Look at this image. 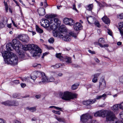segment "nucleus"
I'll list each match as a JSON object with an SVG mask.
<instances>
[{
  "label": "nucleus",
  "instance_id": "59",
  "mask_svg": "<svg viewBox=\"0 0 123 123\" xmlns=\"http://www.w3.org/2000/svg\"><path fill=\"white\" fill-rule=\"evenodd\" d=\"M48 54V53H43V55L42 56V58H43L44 56L46 55H47Z\"/></svg>",
  "mask_w": 123,
  "mask_h": 123
},
{
  "label": "nucleus",
  "instance_id": "14",
  "mask_svg": "<svg viewBox=\"0 0 123 123\" xmlns=\"http://www.w3.org/2000/svg\"><path fill=\"white\" fill-rule=\"evenodd\" d=\"M63 29H62V31L60 32L57 31H55V29H53L54 30L53 32V35L55 37H58L61 38V37H62V36H63Z\"/></svg>",
  "mask_w": 123,
  "mask_h": 123
},
{
  "label": "nucleus",
  "instance_id": "64",
  "mask_svg": "<svg viewBox=\"0 0 123 123\" xmlns=\"http://www.w3.org/2000/svg\"><path fill=\"white\" fill-rule=\"evenodd\" d=\"M117 45H121L122 42H118L117 43Z\"/></svg>",
  "mask_w": 123,
  "mask_h": 123
},
{
  "label": "nucleus",
  "instance_id": "25",
  "mask_svg": "<svg viewBox=\"0 0 123 123\" xmlns=\"http://www.w3.org/2000/svg\"><path fill=\"white\" fill-rule=\"evenodd\" d=\"M2 104L5 105L11 106L13 104H12V101H7L3 102L2 103Z\"/></svg>",
  "mask_w": 123,
  "mask_h": 123
},
{
  "label": "nucleus",
  "instance_id": "7",
  "mask_svg": "<svg viewBox=\"0 0 123 123\" xmlns=\"http://www.w3.org/2000/svg\"><path fill=\"white\" fill-rule=\"evenodd\" d=\"M116 119L113 112L110 111L107 112L106 117V120L110 121H113Z\"/></svg>",
  "mask_w": 123,
  "mask_h": 123
},
{
  "label": "nucleus",
  "instance_id": "33",
  "mask_svg": "<svg viewBox=\"0 0 123 123\" xmlns=\"http://www.w3.org/2000/svg\"><path fill=\"white\" fill-rule=\"evenodd\" d=\"M93 7V5L92 4L89 5L86 7L87 10L90 11L92 10Z\"/></svg>",
  "mask_w": 123,
  "mask_h": 123
},
{
  "label": "nucleus",
  "instance_id": "50",
  "mask_svg": "<svg viewBox=\"0 0 123 123\" xmlns=\"http://www.w3.org/2000/svg\"><path fill=\"white\" fill-rule=\"evenodd\" d=\"M108 34L111 36L112 35V32L111 31L110 29H108V31H107Z\"/></svg>",
  "mask_w": 123,
  "mask_h": 123
},
{
  "label": "nucleus",
  "instance_id": "23",
  "mask_svg": "<svg viewBox=\"0 0 123 123\" xmlns=\"http://www.w3.org/2000/svg\"><path fill=\"white\" fill-rule=\"evenodd\" d=\"M87 19L89 23H93L95 21V18L92 17H87Z\"/></svg>",
  "mask_w": 123,
  "mask_h": 123
},
{
  "label": "nucleus",
  "instance_id": "44",
  "mask_svg": "<svg viewBox=\"0 0 123 123\" xmlns=\"http://www.w3.org/2000/svg\"><path fill=\"white\" fill-rule=\"evenodd\" d=\"M34 67H36L37 68H41V66L40 64H35L33 65Z\"/></svg>",
  "mask_w": 123,
  "mask_h": 123
},
{
  "label": "nucleus",
  "instance_id": "24",
  "mask_svg": "<svg viewBox=\"0 0 123 123\" xmlns=\"http://www.w3.org/2000/svg\"><path fill=\"white\" fill-rule=\"evenodd\" d=\"M102 19L106 24H109L110 23V20L106 16H105L102 18Z\"/></svg>",
  "mask_w": 123,
  "mask_h": 123
},
{
  "label": "nucleus",
  "instance_id": "20",
  "mask_svg": "<svg viewBox=\"0 0 123 123\" xmlns=\"http://www.w3.org/2000/svg\"><path fill=\"white\" fill-rule=\"evenodd\" d=\"M38 12L40 16H43L45 14V10L43 8H39L38 10Z\"/></svg>",
  "mask_w": 123,
  "mask_h": 123
},
{
  "label": "nucleus",
  "instance_id": "5",
  "mask_svg": "<svg viewBox=\"0 0 123 123\" xmlns=\"http://www.w3.org/2000/svg\"><path fill=\"white\" fill-rule=\"evenodd\" d=\"M77 95L68 91L64 92L61 94V98L63 100H69L71 99L76 98Z\"/></svg>",
  "mask_w": 123,
  "mask_h": 123
},
{
  "label": "nucleus",
  "instance_id": "9",
  "mask_svg": "<svg viewBox=\"0 0 123 123\" xmlns=\"http://www.w3.org/2000/svg\"><path fill=\"white\" fill-rule=\"evenodd\" d=\"M92 117L90 115L87 113L82 115L80 117V120L83 123H86L89 119L92 118Z\"/></svg>",
  "mask_w": 123,
  "mask_h": 123
},
{
  "label": "nucleus",
  "instance_id": "53",
  "mask_svg": "<svg viewBox=\"0 0 123 123\" xmlns=\"http://www.w3.org/2000/svg\"><path fill=\"white\" fill-rule=\"evenodd\" d=\"M73 9L74 10H75L76 12H78V10L76 8L74 4L73 5Z\"/></svg>",
  "mask_w": 123,
  "mask_h": 123
},
{
  "label": "nucleus",
  "instance_id": "22",
  "mask_svg": "<svg viewBox=\"0 0 123 123\" xmlns=\"http://www.w3.org/2000/svg\"><path fill=\"white\" fill-rule=\"evenodd\" d=\"M121 120H118L116 121L114 123H123V111L121 112L119 114Z\"/></svg>",
  "mask_w": 123,
  "mask_h": 123
},
{
  "label": "nucleus",
  "instance_id": "16",
  "mask_svg": "<svg viewBox=\"0 0 123 123\" xmlns=\"http://www.w3.org/2000/svg\"><path fill=\"white\" fill-rule=\"evenodd\" d=\"M38 74H41L42 77V82L43 83L48 82V79L47 78L45 74L43 72H38Z\"/></svg>",
  "mask_w": 123,
  "mask_h": 123
},
{
  "label": "nucleus",
  "instance_id": "45",
  "mask_svg": "<svg viewBox=\"0 0 123 123\" xmlns=\"http://www.w3.org/2000/svg\"><path fill=\"white\" fill-rule=\"evenodd\" d=\"M119 80L121 82L123 83V75L119 77Z\"/></svg>",
  "mask_w": 123,
  "mask_h": 123
},
{
  "label": "nucleus",
  "instance_id": "13",
  "mask_svg": "<svg viewBox=\"0 0 123 123\" xmlns=\"http://www.w3.org/2000/svg\"><path fill=\"white\" fill-rule=\"evenodd\" d=\"M122 103L119 104L115 105L111 107L112 110L114 112L118 111L119 109L123 110L122 106Z\"/></svg>",
  "mask_w": 123,
  "mask_h": 123
},
{
  "label": "nucleus",
  "instance_id": "29",
  "mask_svg": "<svg viewBox=\"0 0 123 123\" xmlns=\"http://www.w3.org/2000/svg\"><path fill=\"white\" fill-rule=\"evenodd\" d=\"M56 56L57 58H59L61 61H63L64 60V57L61 55V54L60 53L56 54Z\"/></svg>",
  "mask_w": 123,
  "mask_h": 123
},
{
  "label": "nucleus",
  "instance_id": "46",
  "mask_svg": "<svg viewBox=\"0 0 123 123\" xmlns=\"http://www.w3.org/2000/svg\"><path fill=\"white\" fill-rule=\"evenodd\" d=\"M118 17L120 19H123V13L119 14Z\"/></svg>",
  "mask_w": 123,
  "mask_h": 123
},
{
  "label": "nucleus",
  "instance_id": "52",
  "mask_svg": "<svg viewBox=\"0 0 123 123\" xmlns=\"http://www.w3.org/2000/svg\"><path fill=\"white\" fill-rule=\"evenodd\" d=\"M11 20H12V22L13 25L15 26V27H17V25H16V24H15V23L13 21V20H12V18H11Z\"/></svg>",
  "mask_w": 123,
  "mask_h": 123
},
{
  "label": "nucleus",
  "instance_id": "19",
  "mask_svg": "<svg viewBox=\"0 0 123 123\" xmlns=\"http://www.w3.org/2000/svg\"><path fill=\"white\" fill-rule=\"evenodd\" d=\"M98 44L100 47H108V46L107 44H105L103 45H102L101 43H105V41L104 38H100L98 41Z\"/></svg>",
  "mask_w": 123,
  "mask_h": 123
},
{
  "label": "nucleus",
  "instance_id": "21",
  "mask_svg": "<svg viewBox=\"0 0 123 123\" xmlns=\"http://www.w3.org/2000/svg\"><path fill=\"white\" fill-rule=\"evenodd\" d=\"M36 76H35L34 77L32 76L31 77V78L29 77H25L23 79H22V80L23 81H25L27 82H29L30 81V79H32L33 80H34L36 79Z\"/></svg>",
  "mask_w": 123,
  "mask_h": 123
},
{
  "label": "nucleus",
  "instance_id": "41",
  "mask_svg": "<svg viewBox=\"0 0 123 123\" xmlns=\"http://www.w3.org/2000/svg\"><path fill=\"white\" fill-rule=\"evenodd\" d=\"M48 41L50 43H52L54 41V39L53 37H51L49 39Z\"/></svg>",
  "mask_w": 123,
  "mask_h": 123
},
{
  "label": "nucleus",
  "instance_id": "32",
  "mask_svg": "<svg viewBox=\"0 0 123 123\" xmlns=\"http://www.w3.org/2000/svg\"><path fill=\"white\" fill-rule=\"evenodd\" d=\"M36 29L37 31L40 33H42L43 32V30L39 28V27L37 25H36Z\"/></svg>",
  "mask_w": 123,
  "mask_h": 123
},
{
  "label": "nucleus",
  "instance_id": "54",
  "mask_svg": "<svg viewBox=\"0 0 123 123\" xmlns=\"http://www.w3.org/2000/svg\"><path fill=\"white\" fill-rule=\"evenodd\" d=\"M28 31L32 33V36H33L35 35L36 33V32H35L33 31H29V30Z\"/></svg>",
  "mask_w": 123,
  "mask_h": 123
},
{
  "label": "nucleus",
  "instance_id": "1",
  "mask_svg": "<svg viewBox=\"0 0 123 123\" xmlns=\"http://www.w3.org/2000/svg\"><path fill=\"white\" fill-rule=\"evenodd\" d=\"M4 51L2 46L0 49V52L4 58L5 62L7 64L13 65L17 64L18 58L17 55L13 53L10 52V51Z\"/></svg>",
  "mask_w": 123,
  "mask_h": 123
},
{
  "label": "nucleus",
  "instance_id": "34",
  "mask_svg": "<svg viewBox=\"0 0 123 123\" xmlns=\"http://www.w3.org/2000/svg\"><path fill=\"white\" fill-rule=\"evenodd\" d=\"M62 65L60 63L56 64L54 65H52L51 67H53L55 68H58L59 67H61Z\"/></svg>",
  "mask_w": 123,
  "mask_h": 123
},
{
  "label": "nucleus",
  "instance_id": "51",
  "mask_svg": "<svg viewBox=\"0 0 123 123\" xmlns=\"http://www.w3.org/2000/svg\"><path fill=\"white\" fill-rule=\"evenodd\" d=\"M88 51L89 53L92 54H95V52L94 51H92L91 50H88Z\"/></svg>",
  "mask_w": 123,
  "mask_h": 123
},
{
  "label": "nucleus",
  "instance_id": "27",
  "mask_svg": "<svg viewBox=\"0 0 123 123\" xmlns=\"http://www.w3.org/2000/svg\"><path fill=\"white\" fill-rule=\"evenodd\" d=\"M99 74H94V78L92 79V81L94 83L96 82L98 80V77L99 75Z\"/></svg>",
  "mask_w": 123,
  "mask_h": 123
},
{
  "label": "nucleus",
  "instance_id": "3",
  "mask_svg": "<svg viewBox=\"0 0 123 123\" xmlns=\"http://www.w3.org/2000/svg\"><path fill=\"white\" fill-rule=\"evenodd\" d=\"M23 49L25 50H31V53L33 57L37 56L38 57L40 54L41 53V50L37 45L32 44V45H25L23 46Z\"/></svg>",
  "mask_w": 123,
  "mask_h": 123
},
{
  "label": "nucleus",
  "instance_id": "18",
  "mask_svg": "<svg viewBox=\"0 0 123 123\" xmlns=\"http://www.w3.org/2000/svg\"><path fill=\"white\" fill-rule=\"evenodd\" d=\"M82 27L81 24L77 22L74 25V28L76 31L80 30Z\"/></svg>",
  "mask_w": 123,
  "mask_h": 123
},
{
  "label": "nucleus",
  "instance_id": "35",
  "mask_svg": "<svg viewBox=\"0 0 123 123\" xmlns=\"http://www.w3.org/2000/svg\"><path fill=\"white\" fill-rule=\"evenodd\" d=\"M69 34L71 36H72L74 38H76L77 36V35L76 34L74 33V32L71 31L69 33Z\"/></svg>",
  "mask_w": 123,
  "mask_h": 123
},
{
  "label": "nucleus",
  "instance_id": "37",
  "mask_svg": "<svg viewBox=\"0 0 123 123\" xmlns=\"http://www.w3.org/2000/svg\"><path fill=\"white\" fill-rule=\"evenodd\" d=\"M12 104H13V105H12V106H17L19 105L17 101H12Z\"/></svg>",
  "mask_w": 123,
  "mask_h": 123
},
{
  "label": "nucleus",
  "instance_id": "26",
  "mask_svg": "<svg viewBox=\"0 0 123 123\" xmlns=\"http://www.w3.org/2000/svg\"><path fill=\"white\" fill-rule=\"evenodd\" d=\"M63 61H64L68 63H71V58L67 56H66L65 57H64V60Z\"/></svg>",
  "mask_w": 123,
  "mask_h": 123
},
{
  "label": "nucleus",
  "instance_id": "63",
  "mask_svg": "<svg viewBox=\"0 0 123 123\" xmlns=\"http://www.w3.org/2000/svg\"><path fill=\"white\" fill-rule=\"evenodd\" d=\"M91 123H98V122L96 120H93L92 121Z\"/></svg>",
  "mask_w": 123,
  "mask_h": 123
},
{
  "label": "nucleus",
  "instance_id": "2",
  "mask_svg": "<svg viewBox=\"0 0 123 123\" xmlns=\"http://www.w3.org/2000/svg\"><path fill=\"white\" fill-rule=\"evenodd\" d=\"M21 45L19 41L16 39H13L12 41V44L11 43H8L6 45V49L7 50L11 51L12 48L18 52L21 59H23L25 55L24 52L20 50V47Z\"/></svg>",
  "mask_w": 123,
  "mask_h": 123
},
{
  "label": "nucleus",
  "instance_id": "61",
  "mask_svg": "<svg viewBox=\"0 0 123 123\" xmlns=\"http://www.w3.org/2000/svg\"><path fill=\"white\" fill-rule=\"evenodd\" d=\"M44 6L45 7H46L47 6V4L46 2V0H45L44 1Z\"/></svg>",
  "mask_w": 123,
  "mask_h": 123
},
{
  "label": "nucleus",
  "instance_id": "6",
  "mask_svg": "<svg viewBox=\"0 0 123 123\" xmlns=\"http://www.w3.org/2000/svg\"><path fill=\"white\" fill-rule=\"evenodd\" d=\"M49 19V20L45 19H42L41 22H40L41 25L45 28H48L49 27L51 29H53L54 27L53 26V25L54 24H52L50 19Z\"/></svg>",
  "mask_w": 123,
  "mask_h": 123
},
{
  "label": "nucleus",
  "instance_id": "38",
  "mask_svg": "<svg viewBox=\"0 0 123 123\" xmlns=\"http://www.w3.org/2000/svg\"><path fill=\"white\" fill-rule=\"evenodd\" d=\"M48 79V82H52L54 81L55 79L52 76L50 77Z\"/></svg>",
  "mask_w": 123,
  "mask_h": 123
},
{
  "label": "nucleus",
  "instance_id": "40",
  "mask_svg": "<svg viewBox=\"0 0 123 123\" xmlns=\"http://www.w3.org/2000/svg\"><path fill=\"white\" fill-rule=\"evenodd\" d=\"M94 24L96 26H97L98 27H99L100 26V25L98 21H95L94 22Z\"/></svg>",
  "mask_w": 123,
  "mask_h": 123
},
{
  "label": "nucleus",
  "instance_id": "49",
  "mask_svg": "<svg viewBox=\"0 0 123 123\" xmlns=\"http://www.w3.org/2000/svg\"><path fill=\"white\" fill-rule=\"evenodd\" d=\"M13 82L15 84H18L19 83V81L18 80H15L13 81Z\"/></svg>",
  "mask_w": 123,
  "mask_h": 123
},
{
  "label": "nucleus",
  "instance_id": "57",
  "mask_svg": "<svg viewBox=\"0 0 123 123\" xmlns=\"http://www.w3.org/2000/svg\"><path fill=\"white\" fill-rule=\"evenodd\" d=\"M21 87L22 88H24L26 86V85L25 83H22L21 84Z\"/></svg>",
  "mask_w": 123,
  "mask_h": 123
},
{
  "label": "nucleus",
  "instance_id": "42",
  "mask_svg": "<svg viewBox=\"0 0 123 123\" xmlns=\"http://www.w3.org/2000/svg\"><path fill=\"white\" fill-rule=\"evenodd\" d=\"M119 27L123 30V22H121L119 24Z\"/></svg>",
  "mask_w": 123,
  "mask_h": 123
},
{
  "label": "nucleus",
  "instance_id": "55",
  "mask_svg": "<svg viewBox=\"0 0 123 123\" xmlns=\"http://www.w3.org/2000/svg\"><path fill=\"white\" fill-rule=\"evenodd\" d=\"M58 76L59 77H61L63 75V74L62 73H58L57 74Z\"/></svg>",
  "mask_w": 123,
  "mask_h": 123
},
{
  "label": "nucleus",
  "instance_id": "56",
  "mask_svg": "<svg viewBox=\"0 0 123 123\" xmlns=\"http://www.w3.org/2000/svg\"><path fill=\"white\" fill-rule=\"evenodd\" d=\"M55 108L57 110H60V111H61V110L62 109L61 108L56 106H55Z\"/></svg>",
  "mask_w": 123,
  "mask_h": 123
},
{
  "label": "nucleus",
  "instance_id": "36",
  "mask_svg": "<svg viewBox=\"0 0 123 123\" xmlns=\"http://www.w3.org/2000/svg\"><path fill=\"white\" fill-rule=\"evenodd\" d=\"M78 86L79 85L77 84L73 85L71 86L72 89L73 90L76 89L77 88Z\"/></svg>",
  "mask_w": 123,
  "mask_h": 123
},
{
  "label": "nucleus",
  "instance_id": "17",
  "mask_svg": "<svg viewBox=\"0 0 123 123\" xmlns=\"http://www.w3.org/2000/svg\"><path fill=\"white\" fill-rule=\"evenodd\" d=\"M99 88L103 89L105 88L106 85L105 80L103 79H101L99 81Z\"/></svg>",
  "mask_w": 123,
  "mask_h": 123
},
{
  "label": "nucleus",
  "instance_id": "4",
  "mask_svg": "<svg viewBox=\"0 0 123 123\" xmlns=\"http://www.w3.org/2000/svg\"><path fill=\"white\" fill-rule=\"evenodd\" d=\"M57 17V15L55 14H51L50 15H46L45 17L48 19H50L52 21L53 26L54 27L53 29H55L58 27V25L59 26L61 24L60 20L58 18H55Z\"/></svg>",
  "mask_w": 123,
  "mask_h": 123
},
{
  "label": "nucleus",
  "instance_id": "8",
  "mask_svg": "<svg viewBox=\"0 0 123 123\" xmlns=\"http://www.w3.org/2000/svg\"><path fill=\"white\" fill-rule=\"evenodd\" d=\"M96 102V99L94 98L93 99H89L83 101V105L88 106L87 107L88 109L91 108V107L90 105Z\"/></svg>",
  "mask_w": 123,
  "mask_h": 123
},
{
  "label": "nucleus",
  "instance_id": "15",
  "mask_svg": "<svg viewBox=\"0 0 123 123\" xmlns=\"http://www.w3.org/2000/svg\"><path fill=\"white\" fill-rule=\"evenodd\" d=\"M18 39L22 41L27 42L29 40V37L27 35H20L18 36Z\"/></svg>",
  "mask_w": 123,
  "mask_h": 123
},
{
  "label": "nucleus",
  "instance_id": "47",
  "mask_svg": "<svg viewBox=\"0 0 123 123\" xmlns=\"http://www.w3.org/2000/svg\"><path fill=\"white\" fill-rule=\"evenodd\" d=\"M0 123H6V122L4 119L0 118Z\"/></svg>",
  "mask_w": 123,
  "mask_h": 123
},
{
  "label": "nucleus",
  "instance_id": "62",
  "mask_svg": "<svg viewBox=\"0 0 123 123\" xmlns=\"http://www.w3.org/2000/svg\"><path fill=\"white\" fill-rule=\"evenodd\" d=\"M94 60L95 61L97 62H99V60L97 58H95Z\"/></svg>",
  "mask_w": 123,
  "mask_h": 123
},
{
  "label": "nucleus",
  "instance_id": "28",
  "mask_svg": "<svg viewBox=\"0 0 123 123\" xmlns=\"http://www.w3.org/2000/svg\"><path fill=\"white\" fill-rule=\"evenodd\" d=\"M56 118L59 122L64 123H66V121L65 119L63 118L56 117Z\"/></svg>",
  "mask_w": 123,
  "mask_h": 123
},
{
  "label": "nucleus",
  "instance_id": "60",
  "mask_svg": "<svg viewBox=\"0 0 123 123\" xmlns=\"http://www.w3.org/2000/svg\"><path fill=\"white\" fill-rule=\"evenodd\" d=\"M12 24H8L7 25V27L9 28H11Z\"/></svg>",
  "mask_w": 123,
  "mask_h": 123
},
{
  "label": "nucleus",
  "instance_id": "39",
  "mask_svg": "<svg viewBox=\"0 0 123 123\" xmlns=\"http://www.w3.org/2000/svg\"><path fill=\"white\" fill-rule=\"evenodd\" d=\"M4 5L5 6V8L6 12H7L8 10V5L6 2L4 1Z\"/></svg>",
  "mask_w": 123,
  "mask_h": 123
},
{
  "label": "nucleus",
  "instance_id": "10",
  "mask_svg": "<svg viewBox=\"0 0 123 123\" xmlns=\"http://www.w3.org/2000/svg\"><path fill=\"white\" fill-rule=\"evenodd\" d=\"M63 30H65L64 31H63V35L62 36V37H61V38H62V39L64 41H70L71 40V37L68 35L66 34L67 33V29L66 27H64Z\"/></svg>",
  "mask_w": 123,
  "mask_h": 123
},
{
  "label": "nucleus",
  "instance_id": "12",
  "mask_svg": "<svg viewBox=\"0 0 123 123\" xmlns=\"http://www.w3.org/2000/svg\"><path fill=\"white\" fill-rule=\"evenodd\" d=\"M64 23L66 25H68L70 26H72L73 23H74L75 22L72 18H65L63 20Z\"/></svg>",
  "mask_w": 123,
  "mask_h": 123
},
{
  "label": "nucleus",
  "instance_id": "11",
  "mask_svg": "<svg viewBox=\"0 0 123 123\" xmlns=\"http://www.w3.org/2000/svg\"><path fill=\"white\" fill-rule=\"evenodd\" d=\"M107 111L106 110H102L98 111L94 114V115L95 117L100 116L103 117H105L106 115Z\"/></svg>",
  "mask_w": 123,
  "mask_h": 123
},
{
  "label": "nucleus",
  "instance_id": "30",
  "mask_svg": "<svg viewBox=\"0 0 123 123\" xmlns=\"http://www.w3.org/2000/svg\"><path fill=\"white\" fill-rule=\"evenodd\" d=\"M27 110H29L31 112H33L36 111V109L35 107H27L26 108Z\"/></svg>",
  "mask_w": 123,
  "mask_h": 123
},
{
  "label": "nucleus",
  "instance_id": "58",
  "mask_svg": "<svg viewBox=\"0 0 123 123\" xmlns=\"http://www.w3.org/2000/svg\"><path fill=\"white\" fill-rule=\"evenodd\" d=\"M4 25L3 23H0V28H2L4 27Z\"/></svg>",
  "mask_w": 123,
  "mask_h": 123
},
{
  "label": "nucleus",
  "instance_id": "48",
  "mask_svg": "<svg viewBox=\"0 0 123 123\" xmlns=\"http://www.w3.org/2000/svg\"><path fill=\"white\" fill-rule=\"evenodd\" d=\"M119 31L121 36V37H122V38L123 39V31H122L120 29H119Z\"/></svg>",
  "mask_w": 123,
  "mask_h": 123
},
{
  "label": "nucleus",
  "instance_id": "31",
  "mask_svg": "<svg viewBox=\"0 0 123 123\" xmlns=\"http://www.w3.org/2000/svg\"><path fill=\"white\" fill-rule=\"evenodd\" d=\"M106 96L107 95L106 94H104L102 95L97 96L96 98L95 99H96V100H98L101 99L102 98H104L105 99Z\"/></svg>",
  "mask_w": 123,
  "mask_h": 123
},
{
  "label": "nucleus",
  "instance_id": "43",
  "mask_svg": "<svg viewBox=\"0 0 123 123\" xmlns=\"http://www.w3.org/2000/svg\"><path fill=\"white\" fill-rule=\"evenodd\" d=\"M52 112L55 114H57L58 115H60L61 114V112L59 111H56L55 110H53Z\"/></svg>",
  "mask_w": 123,
  "mask_h": 123
}]
</instances>
